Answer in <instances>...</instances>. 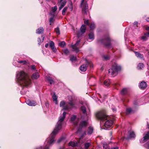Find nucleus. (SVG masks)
Listing matches in <instances>:
<instances>
[{
  "label": "nucleus",
  "mask_w": 149,
  "mask_h": 149,
  "mask_svg": "<svg viewBox=\"0 0 149 149\" xmlns=\"http://www.w3.org/2000/svg\"><path fill=\"white\" fill-rule=\"evenodd\" d=\"M66 113L64 112L59 117L58 120L56 125L49 137L47 138L45 142V147L43 148L40 147L38 149H49V147L50 145L53 144L54 141V138L55 135L58 133L59 131L61 129L63 121L65 119Z\"/></svg>",
  "instance_id": "obj_1"
},
{
  "label": "nucleus",
  "mask_w": 149,
  "mask_h": 149,
  "mask_svg": "<svg viewBox=\"0 0 149 149\" xmlns=\"http://www.w3.org/2000/svg\"><path fill=\"white\" fill-rule=\"evenodd\" d=\"M17 79L19 84L23 86L27 87L31 85V81L29 76L23 71L18 72L17 75Z\"/></svg>",
  "instance_id": "obj_2"
},
{
  "label": "nucleus",
  "mask_w": 149,
  "mask_h": 149,
  "mask_svg": "<svg viewBox=\"0 0 149 149\" xmlns=\"http://www.w3.org/2000/svg\"><path fill=\"white\" fill-rule=\"evenodd\" d=\"M96 115L97 118L100 120L101 121H104V126L106 128H109L112 126L113 122L110 118L109 117L106 115L104 111L97 112Z\"/></svg>",
  "instance_id": "obj_3"
},
{
  "label": "nucleus",
  "mask_w": 149,
  "mask_h": 149,
  "mask_svg": "<svg viewBox=\"0 0 149 149\" xmlns=\"http://www.w3.org/2000/svg\"><path fill=\"white\" fill-rule=\"evenodd\" d=\"M121 69L120 67L117 63H115L109 70V73L110 75L114 76L117 74V72Z\"/></svg>",
  "instance_id": "obj_4"
},
{
  "label": "nucleus",
  "mask_w": 149,
  "mask_h": 149,
  "mask_svg": "<svg viewBox=\"0 0 149 149\" xmlns=\"http://www.w3.org/2000/svg\"><path fill=\"white\" fill-rule=\"evenodd\" d=\"M60 107L62 108V110H68L72 109L64 101H62L60 102Z\"/></svg>",
  "instance_id": "obj_5"
},
{
  "label": "nucleus",
  "mask_w": 149,
  "mask_h": 149,
  "mask_svg": "<svg viewBox=\"0 0 149 149\" xmlns=\"http://www.w3.org/2000/svg\"><path fill=\"white\" fill-rule=\"evenodd\" d=\"M84 0H82L81 3V6H82V12L83 13H86V10L88 8V5L86 3H83Z\"/></svg>",
  "instance_id": "obj_6"
},
{
  "label": "nucleus",
  "mask_w": 149,
  "mask_h": 149,
  "mask_svg": "<svg viewBox=\"0 0 149 149\" xmlns=\"http://www.w3.org/2000/svg\"><path fill=\"white\" fill-rule=\"evenodd\" d=\"M86 27L84 25H83L80 28V31L79 33L78 34L77 36L78 37L80 36L82 34L84 33L86 31Z\"/></svg>",
  "instance_id": "obj_7"
},
{
  "label": "nucleus",
  "mask_w": 149,
  "mask_h": 149,
  "mask_svg": "<svg viewBox=\"0 0 149 149\" xmlns=\"http://www.w3.org/2000/svg\"><path fill=\"white\" fill-rule=\"evenodd\" d=\"M68 100H69L68 103L71 108L74 107L75 103L73 101L72 97L71 96H69L68 97Z\"/></svg>",
  "instance_id": "obj_8"
},
{
  "label": "nucleus",
  "mask_w": 149,
  "mask_h": 149,
  "mask_svg": "<svg viewBox=\"0 0 149 149\" xmlns=\"http://www.w3.org/2000/svg\"><path fill=\"white\" fill-rule=\"evenodd\" d=\"M79 120L78 118H76V116H72L71 117V120L72 123L74 124L77 126V125L78 121Z\"/></svg>",
  "instance_id": "obj_9"
},
{
  "label": "nucleus",
  "mask_w": 149,
  "mask_h": 149,
  "mask_svg": "<svg viewBox=\"0 0 149 149\" xmlns=\"http://www.w3.org/2000/svg\"><path fill=\"white\" fill-rule=\"evenodd\" d=\"M80 41H77L75 44L73 45H72V48L73 49V50L76 52H77L79 51V49L77 47V46L79 44Z\"/></svg>",
  "instance_id": "obj_10"
},
{
  "label": "nucleus",
  "mask_w": 149,
  "mask_h": 149,
  "mask_svg": "<svg viewBox=\"0 0 149 149\" xmlns=\"http://www.w3.org/2000/svg\"><path fill=\"white\" fill-rule=\"evenodd\" d=\"M26 103L28 105L31 106H35L36 104V102L35 101L29 100L26 101Z\"/></svg>",
  "instance_id": "obj_11"
},
{
  "label": "nucleus",
  "mask_w": 149,
  "mask_h": 149,
  "mask_svg": "<svg viewBox=\"0 0 149 149\" xmlns=\"http://www.w3.org/2000/svg\"><path fill=\"white\" fill-rule=\"evenodd\" d=\"M49 46L52 49L54 52H56V49L55 47L54 43L52 41H51L49 42Z\"/></svg>",
  "instance_id": "obj_12"
},
{
  "label": "nucleus",
  "mask_w": 149,
  "mask_h": 149,
  "mask_svg": "<svg viewBox=\"0 0 149 149\" xmlns=\"http://www.w3.org/2000/svg\"><path fill=\"white\" fill-rule=\"evenodd\" d=\"M149 139V131L147 132V133L143 137V140H140L141 143H143Z\"/></svg>",
  "instance_id": "obj_13"
},
{
  "label": "nucleus",
  "mask_w": 149,
  "mask_h": 149,
  "mask_svg": "<svg viewBox=\"0 0 149 149\" xmlns=\"http://www.w3.org/2000/svg\"><path fill=\"white\" fill-rule=\"evenodd\" d=\"M129 136L126 138V139H128L131 138H134L135 137V135L134 132L132 131H130L129 132Z\"/></svg>",
  "instance_id": "obj_14"
},
{
  "label": "nucleus",
  "mask_w": 149,
  "mask_h": 149,
  "mask_svg": "<svg viewBox=\"0 0 149 149\" xmlns=\"http://www.w3.org/2000/svg\"><path fill=\"white\" fill-rule=\"evenodd\" d=\"M88 66V64H84L81 65L80 68V70L81 72H84L86 71L87 69V67Z\"/></svg>",
  "instance_id": "obj_15"
},
{
  "label": "nucleus",
  "mask_w": 149,
  "mask_h": 149,
  "mask_svg": "<svg viewBox=\"0 0 149 149\" xmlns=\"http://www.w3.org/2000/svg\"><path fill=\"white\" fill-rule=\"evenodd\" d=\"M66 0H61L60 2V5L59 7V10H61L65 6L66 3Z\"/></svg>",
  "instance_id": "obj_16"
},
{
  "label": "nucleus",
  "mask_w": 149,
  "mask_h": 149,
  "mask_svg": "<svg viewBox=\"0 0 149 149\" xmlns=\"http://www.w3.org/2000/svg\"><path fill=\"white\" fill-rule=\"evenodd\" d=\"M87 124V122L86 121H83L81 123L79 127L78 131H79L81 128L86 126Z\"/></svg>",
  "instance_id": "obj_17"
},
{
  "label": "nucleus",
  "mask_w": 149,
  "mask_h": 149,
  "mask_svg": "<svg viewBox=\"0 0 149 149\" xmlns=\"http://www.w3.org/2000/svg\"><path fill=\"white\" fill-rule=\"evenodd\" d=\"M147 87L146 83L144 81H142L139 85V87L142 89H143Z\"/></svg>",
  "instance_id": "obj_18"
},
{
  "label": "nucleus",
  "mask_w": 149,
  "mask_h": 149,
  "mask_svg": "<svg viewBox=\"0 0 149 149\" xmlns=\"http://www.w3.org/2000/svg\"><path fill=\"white\" fill-rule=\"evenodd\" d=\"M39 76L40 75L38 73L35 72L33 74L32 78L33 79H36L39 77Z\"/></svg>",
  "instance_id": "obj_19"
},
{
  "label": "nucleus",
  "mask_w": 149,
  "mask_h": 149,
  "mask_svg": "<svg viewBox=\"0 0 149 149\" xmlns=\"http://www.w3.org/2000/svg\"><path fill=\"white\" fill-rule=\"evenodd\" d=\"M53 100L54 102H55V104H58V97L56 96L55 95V93H54L53 96H52Z\"/></svg>",
  "instance_id": "obj_20"
},
{
  "label": "nucleus",
  "mask_w": 149,
  "mask_h": 149,
  "mask_svg": "<svg viewBox=\"0 0 149 149\" xmlns=\"http://www.w3.org/2000/svg\"><path fill=\"white\" fill-rule=\"evenodd\" d=\"M105 41L107 42V44H105L104 45L105 46L108 47H109V46L110 45V39L109 37H107L104 40Z\"/></svg>",
  "instance_id": "obj_21"
},
{
  "label": "nucleus",
  "mask_w": 149,
  "mask_h": 149,
  "mask_svg": "<svg viewBox=\"0 0 149 149\" xmlns=\"http://www.w3.org/2000/svg\"><path fill=\"white\" fill-rule=\"evenodd\" d=\"M44 29L42 27H40L36 30V33L40 34L42 33L44 31Z\"/></svg>",
  "instance_id": "obj_22"
},
{
  "label": "nucleus",
  "mask_w": 149,
  "mask_h": 149,
  "mask_svg": "<svg viewBox=\"0 0 149 149\" xmlns=\"http://www.w3.org/2000/svg\"><path fill=\"white\" fill-rule=\"evenodd\" d=\"M77 143L76 142L71 141L68 143V146L74 147L77 146Z\"/></svg>",
  "instance_id": "obj_23"
},
{
  "label": "nucleus",
  "mask_w": 149,
  "mask_h": 149,
  "mask_svg": "<svg viewBox=\"0 0 149 149\" xmlns=\"http://www.w3.org/2000/svg\"><path fill=\"white\" fill-rule=\"evenodd\" d=\"M93 127H89L88 132V134L89 135L91 134L93 132Z\"/></svg>",
  "instance_id": "obj_24"
},
{
  "label": "nucleus",
  "mask_w": 149,
  "mask_h": 149,
  "mask_svg": "<svg viewBox=\"0 0 149 149\" xmlns=\"http://www.w3.org/2000/svg\"><path fill=\"white\" fill-rule=\"evenodd\" d=\"M81 110L82 112L84 113H86V107L84 106H82L81 107Z\"/></svg>",
  "instance_id": "obj_25"
},
{
  "label": "nucleus",
  "mask_w": 149,
  "mask_h": 149,
  "mask_svg": "<svg viewBox=\"0 0 149 149\" xmlns=\"http://www.w3.org/2000/svg\"><path fill=\"white\" fill-rule=\"evenodd\" d=\"M127 88L123 89L120 92L122 95H124L126 94L127 92Z\"/></svg>",
  "instance_id": "obj_26"
},
{
  "label": "nucleus",
  "mask_w": 149,
  "mask_h": 149,
  "mask_svg": "<svg viewBox=\"0 0 149 149\" xmlns=\"http://www.w3.org/2000/svg\"><path fill=\"white\" fill-rule=\"evenodd\" d=\"M111 83V81L109 80H106L104 82V84L107 86H108Z\"/></svg>",
  "instance_id": "obj_27"
},
{
  "label": "nucleus",
  "mask_w": 149,
  "mask_h": 149,
  "mask_svg": "<svg viewBox=\"0 0 149 149\" xmlns=\"http://www.w3.org/2000/svg\"><path fill=\"white\" fill-rule=\"evenodd\" d=\"M89 39L91 40H93L94 39V34L93 32H91L89 34Z\"/></svg>",
  "instance_id": "obj_28"
},
{
  "label": "nucleus",
  "mask_w": 149,
  "mask_h": 149,
  "mask_svg": "<svg viewBox=\"0 0 149 149\" xmlns=\"http://www.w3.org/2000/svg\"><path fill=\"white\" fill-rule=\"evenodd\" d=\"M134 53L135 54L136 56L137 57H139V58H142L143 56L142 55H141L140 53H139L138 52H134Z\"/></svg>",
  "instance_id": "obj_29"
},
{
  "label": "nucleus",
  "mask_w": 149,
  "mask_h": 149,
  "mask_svg": "<svg viewBox=\"0 0 149 149\" xmlns=\"http://www.w3.org/2000/svg\"><path fill=\"white\" fill-rule=\"evenodd\" d=\"M132 110L131 108H128L127 109L126 111V113L127 114H129L132 113Z\"/></svg>",
  "instance_id": "obj_30"
},
{
  "label": "nucleus",
  "mask_w": 149,
  "mask_h": 149,
  "mask_svg": "<svg viewBox=\"0 0 149 149\" xmlns=\"http://www.w3.org/2000/svg\"><path fill=\"white\" fill-rule=\"evenodd\" d=\"M144 65L142 63H139L138 65V68L139 69H141L143 68Z\"/></svg>",
  "instance_id": "obj_31"
},
{
  "label": "nucleus",
  "mask_w": 149,
  "mask_h": 149,
  "mask_svg": "<svg viewBox=\"0 0 149 149\" xmlns=\"http://www.w3.org/2000/svg\"><path fill=\"white\" fill-rule=\"evenodd\" d=\"M47 79L49 82L50 84H52L54 83V81L50 77H47Z\"/></svg>",
  "instance_id": "obj_32"
},
{
  "label": "nucleus",
  "mask_w": 149,
  "mask_h": 149,
  "mask_svg": "<svg viewBox=\"0 0 149 149\" xmlns=\"http://www.w3.org/2000/svg\"><path fill=\"white\" fill-rule=\"evenodd\" d=\"M65 45V43L64 41H62L59 43V45L61 47H63Z\"/></svg>",
  "instance_id": "obj_33"
},
{
  "label": "nucleus",
  "mask_w": 149,
  "mask_h": 149,
  "mask_svg": "<svg viewBox=\"0 0 149 149\" xmlns=\"http://www.w3.org/2000/svg\"><path fill=\"white\" fill-rule=\"evenodd\" d=\"M17 62L18 63H21L23 65L26 64L27 63L26 61L24 60L18 61H17Z\"/></svg>",
  "instance_id": "obj_34"
},
{
  "label": "nucleus",
  "mask_w": 149,
  "mask_h": 149,
  "mask_svg": "<svg viewBox=\"0 0 149 149\" xmlns=\"http://www.w3.org/2000/svg\"><path fill=\"white\" fill-rule=\"evenodd\" d=\"M147 36L146 35V33L144 35V36H142L141 37V39L143 40V41L146 40H147Z\"/></svg>",
  "instance_id": "obj_35"
},
{
  "label": "nucleus",
  "mask_w": 149,
  "mask_h": 149,
  "mask_svg": "<svg viewBox=\"0 0 149 149\" xmlns=\"http://www.w3.org/2000/svg\"><path fill=\"white\" fill-rule=\"evenodd\" d=\"M91 145L90 143L87 142L85 144V149H87Z\"/></svg>",
  "instance_id": "obj_36"
},
{
  "label": "nucleus",
  "mask_w": 149,
  "mask_h": 149,
  "mask_svg": "<svg viewBox=\"0 0 149 149\" xmlns=\"http://www.w3.org/2000/svg\"><path fill=\"white\" fill-rule=\"evenodd\" d=\"M68 7H65L63 10L62 12V14L63 15H65V12L66 10H68Z\"/></svg>",
  "instance_id": "obj_37"
},
{
  "label": "nucleus",
  "mask_w": 149,
  "mask_h": 149,
  "mask_svg": "<svg viewBox=\"0 0 149 149\" xmlns=\"http://www.w3.org/2000/svg\"><path fill=\"white\" fill-rule=\"evenodd\" d=\"M95 27V24L93 22L92 23L90 26V28L91 29H93Z\"/></svg>",
  "instance_id": "obj_38"
},
{
  "label": "nucleus",
  "mask_w": 149,
  "mask_h": 149,
  "mask_svg": "<svg viewBox=\"0 0 149 149\" xmlns=\"http://www.w3.org/2000/svg\"><path fill=\"white\" fill-rule=\"evenodd\" d=\"M54 19L53 17L49 19V23L50 25L52 24L54 22Z\"/></svg>",
  "instance_id": "obj_39"
},
{
  "label": "nucleus",
  "mask_w": 149,
  "mask_h": 149,
  "mask_svg": "<svg viewBox=\"0 0 149 149\" xmlns=\"http://www.w3.org/2000/svg\"><path fill=\"white\" fill-rule=\"evenodd\" d=\"M144 146L147 149H149V141L145 144Z\"/></svg>",
  "instance_id": "obj_40"
},
{
  "label": "nucleus",
  "mask_w": 149,
  "mask_h": 149,
  "mask_svg": "<svg viewBox=\"0 0 149 149\" xmlns=\"http://www.w3.org/2000/svg\"><path fill=\"white\" fill-rule=\"evenodd\" d=\"M57 9V6H55L54 7H53L52 8V10L53 12H55Z\"/></svg>",
  "instance_id": "obj_41"
},
{
  "label": "nucleus",
  "mask_w": 149,
  "mask_h": 149,
  "mask_svg": "<svg viewBox=\"0 0 149 149\" xmlns=\"http://www.w3.org/2000/svg\"><path fill=\"white\" fill-rule=\"evenodd\" d=\"M76 59V57L74 56L71 57L70 58V60L72 61H74Z\"/></svg>",
  "instance_id": "obj_42"
},
{
  "label": "nucleus",
  "mask_w": 149,
  "mask_h": 149,
  "mask_svg": "<svg viewBox=\"0 0 149 149\" xmlns=\"http://www.w3.org/2000/svg\"><path fill=\"white\" fill-rule=\"evenodd\" d=\"M55 31L56 32V34L58 35H59L60 34V31L59 29L58 28H57L55 29Z\"/></svg>",
  "instance_id": "obj_43"
},
{
  "label": "nucleus",
  "mask_w": 149,
  "mask_h": 149,
  "mask_svg": "<svg viewBox=\"0 0 149 149\" xmlns=\"http://www.w3.org/2000/svg\"><path fill=\"white\" fill-rule=\"evenodd\" d=\"M69 9L70 10V11H72L73 10V7L72 3H71L70 4V6L69 7Z\"/></svg>",
  "instance_id": "obj_44"
},
{
  "label": "nucleus",
  "mask_w": 149,
  "mask_h": 149,
  "mask_svg": "<svg viewBox=\"0 0 149 149\" xmlns=\"http://www.w3.org/2000/svg\"><path fill=\"white\" fill-rule=\"evenodd\" d=\"M69 51L67 49H65L64 50V53L66 54H68L69 53Z\"/></svg>",
  "instance_id": "obj_45"
},
{
  "label": "nucleus",
  "mask_w": 149,
  "mask_h": 149,
  "mask_svg": "<svg viewBox=\"0 0 149 149\" xmlns=\"http://www.w3.org/2000/svg\"><path fill=\"white\" fill-rule=\"evenodd\" d=\"M104 58L106 60H108L110 58L109 56H104Z\"/></svg>",
  "instance_id": "obj_46"
},
{
  "label": "nucleus",
  "mask_w": 149,
  "mask_h": 149,
  "mask_svg": "<svg viewBox=\"0 0 149 149\" xmlns=\"http://www.w3.org/2000/svg\"><path fill=\"white\" fill-rule=\"evenodd\" d=\"M111 107L113 112H116V109L114 106Z\"/></svg>",
  "instance_id": "obj_47"
},
{
  "label": "nucleus",
  "mask_w": 149,
  "mask_h": 149,
  "mask_svg": "<svg viewBox=\"0 0 149 149\" xmlns=\"http://www.w3.org/2000/svg\"><path fill=\"white\" fill-rule=\"evenodd\" d=\"M84 23L85 24H86L87 25H88V20H86L84 21Z\"/></svg>",
  "instance_id": "obj_48"
},
{
  "label": "nucleus",
  "mask_w": 149,
  "mask_h": 149,
  "mask_svg": "<svg viewBox=\"0 0 149 149\" xmlns=\"http://www.w3.org/2000/svg\"><path fill=\"white\" fill-rule=\"evenodd\" d=\"M64 138H61L58 141V143L60 142L61 141H63L64 140Z\"/></svg>",
  "instance_id": "obj_49"
},
{
  "label": "nucleus",
  "mask_w": 149,
  "mask_h": 149,
  "mask_svg": "<svg viewBox=\"0 0 149 149\" xmlns=\"http://www.w3.org/2000/svg\"><path fill=\"white\" fill-rule=\"evenodd\" d=\"M31 68L32 70L36 69V67L34 65H33L31 66Z\"/></svg>",
  "instance_id": "obj_50"
},
{
  "label": "nucleus",
  "mask_w": 149,
  "mask_h": 149,
  "mask_svg": "<svg viewBox=\"0 0 149 149\" xmlns=\"http://www.w3.org/2000/svg\"><path fill=\"white\" fill-rule=\"evenodd\" d=\"M38 41L39 42L38 43V44L39 45H40V44L41 40H40V38H38Z\"/></svg>",
  "instance_id": "obj_51"
},
{
  "label": "nucleus",
  "mask_w": 149,
  "mask_h": 149,
  "mask_svg": "<svg viewBox=\"0 0 149 149\" xmlns=\"http://www.w3.org/2000/svg\"><path fill=\"white\" fill-rule=\"evenodd\" d=\"M103 147L104 148L106 149L107 147V144H104Z\"/></svg>",
  "instance_id": "obj_52"
},
{
  "label": "nucleus",
  "mask_w": 149,
  "mask_h": 149,
  "mask_svg": "<svg viewBox=\"0 0 149 149\" xmlns=\"http://www.w3.org/2000/svg\"><path fill=\"white\" fill-rule=\"evenodd\" d=\"M138 23L137 22H135L134 23V25H136L137 26V25H138Z\"/></svg>",
  "instance_id": "obj_53"
},
{
  "label": "nucleus",
  "mask_w": 149,
  "mask_h": 149,
  "mask_svg": "<svg viewBox=\"0 0 149 149\" xmlns=\"http://www.w3.org/2000/svg\"><path fill=\"white\" fill-rule=\"evenodd\" d=\"M146 35L148 37H149V32L146 33Z\"/></svg>",
  "instance_id": "obj_54"
},
{
  "label": "nucleus",
  "mask_w": 149,
  "mask_h": 149,
  "mask_svg": "<svg viewBox=\"0 0 149 149\" xmlns=\"http://www.w3.org/2000/svg\"><path fill=\"white\" fill-rule=\"evenodd\" d=\"M146 30L147 31H149V27H147L146 28Z\"/></svg>",
  "instance_id": "obj_55"
},
{
  "label": "nucleus",
  "mask_w": 149,
  "mask_h": 149,
  "mask_svg": "<svg viewBox=\"0 0 149 149\" xmlns=\"http://www.w3.org/2000/svg\"><path fill=\"white\" fill-rule=\"evenodd\" d=\"M48 45H49V44L47 43V44H46L45 45V47L46 48L48 46Z\"/></svg>",
  "instance_id": "obj_56"
},
{
  "label": "nucleus",
  "mask_w": 149,
  "mask_h": 149,
  "mask_svg": "<svg viewBox=\"0 0 149 149\" xmlns=\"http://www.w3.org/2000/svg\"><path fill=\"white\" fill-rule=\"evenodd\" d=\"M146 21L148 22L149 21V18L147 19Z\"/></svg>",
  "instance_id": "obj_57"
},
{
  "label": "nucleus",
  "mask_w": 149,
  "mask_h": 149,
  "mask_svg": "<svg viewBox=\"0 0 149 149\" xmlns=\"http://www.w3.org/2000/svg\"><path fill=\"white\" fill-rule=\"evenodd\" d=\"M45 0L47 1H49V0Z\"/></svg>",
  "instance_id": "obj_58"
},
{
  "label": "nucleus",
  "mask_w": 149,
  "mask_h": 149,
  "mask_svg": "<svg viewBox=\"0 0 149 149\" xmlns=\"http://www.w3.org/2000/svg\"><path fill=\"white\" fill-rule=\"evenodd\" d=\"M86 132H85L84 133V134H85V135H86Z\"/></svg>",
  "instance_id": "obj_59"
},
{
  "label": "nucleus",
  "mask_w": 149,
  "mask_h": 149,
  "mask_svg": "<svg viewBox=\"0 0 149 149\" xmlns=\"http://www.w3.org/2000/svg\"><path fill=\"white\" fill-rule=\"evenodd\" d=\"M148 127H149V125H148Z\"/></svg>",
  "instance_id": "obj_60"
},
{
  "label": "nucleus",
  "mask_w": 149,
  "mask_h": 149,
  "mask_svg": "<svg viewBox=\"0 0 149 149\" xmlns=\"http://www.w3.org/2000/svg\"><path fill=\"white\" fill-rule=\"evenodd\" d=\"M101 42H103L102 41H101Z\"/></svg>",
  "instance_id": "obj_61"
}]
</instances>
